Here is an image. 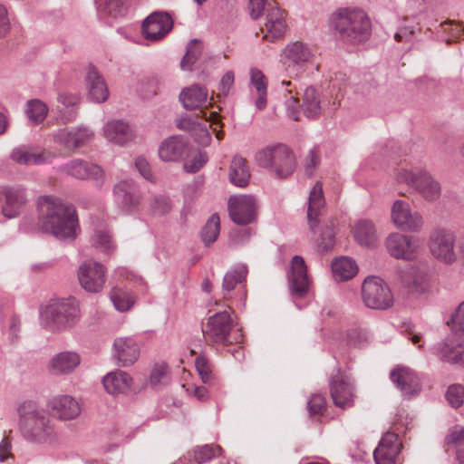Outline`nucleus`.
Returning a JSON list of instances; mask_svg holds the SVG:
<instances>
[{
  "label": "nucleus",
  "mask_w": 464,
  "mask_h": 464,
  "mask_svg": "<svg viewBox=\"0 0 464 464\" xmlns=\"http://www.w3.org/2000/svg\"><path fill=\"white\" fill-rule=\"evenodd\" d=\"M286 111L289 118L294 121H299L300 119V111H299V102L295 97L291 96L289 100L286 102Z\"/></svg>",
  "instance_id": "774afa93"
},
{
  "label": "nucleus",
  "mask_w": 464,
  "mask_h": 464,
  "mask_svg": "<svg viewBox=\"0 0 464 464\" xmlns=\"http://www.w3.org/2000/svg\"><path fill=\"white\" fill-rule=\"evenodd\" d=\"M227 208L234 223L246 226L256 220L258 204L252 195H234L228 198Z\"/></svg>",
  "instance_id": "ddd939ff"
},
{
  "label": "nucleus",
  "mask_w": 464,
  "mask_h": 464,
  "mask_svg": "<svg viewBox=\"0 0 464 464\" xmlns=\"http://www.w3.org/2000/svg\"><path fill=\"white\" fill-rule=\"evenodd\" d=\"M330 392L336 406L346 408L353 404V384L349 377L340 370L337 371V373L330 381Z\"/></svg>",
  "instance_id": "a211bd4d"
},
{
  "label": "nucleus",
  "mask_w": 464,
  "mask_h": 464,
  "mask_svg": "<svg viewBox=\"0 0 464 464\" xmlns=\"http://www.w3.org/2000/svg\"><path fill=\"white\" fill-rule=\"evenodd\" d=\"M19 430L26 440L38 444L52 443L56 433L47 412L34 401H24L18 407Z\"/></svg>",
  "instance_id": "f03ea898"
},
{
  "label": "nucleus",
  "mask_w": 464,
  "mask_h": 464,
  "mask_svg": "<svg viewBox=\"0 0 464 464\" xmlns=\"http://www.w3.org/2000/svg\"><path fill=\"white\" fill-rule=\"evenodd\" d=\"M98 13L101 15L119 17L125 12L124 0H95Z\"/></svg>",
  "instance_id": "37998d69"
},
{
  "label": "nucleus",
  "mask_w": 464,
  "mask_h": 464,
  "mask_svg": "<svg viewBox=\"0 0 464 464\" xmlns=\"http://www.w3.org/2000/svg\"><path fill=\"white\" fill-rule=\"evenodd\" d=\"M58 101L68 110V114H64L62 117L63 121L67 122L72 121L76 115L74 106L78 101L77 97L68 93H60Z\"/></svg>",
  "instance_id": "3c124183"
},
{
  "label": "nucleus",
  "mask_w": 464,
  "mask_h": 464,
  "mask_svg": "<svg viewBox=\"0 0 464 464\" xmlns=\"http://www.w3.org/2000/svg\"><path fill=\"white\" fill-rule=\"evenodd\" d=\"M330 24L343 41L351 44L364 42L371 34V20L358 8L338 10L332 14Z\"/></svg>",
  "instance_id": "7ed1b4c3"
},
{
  "label": "nucleus",
  "mask_w": 464,
  "mask_h": 464,
  "mask_svg": "<svg viewBox=\"0 0 464 464\" xmlns=\"http://www.w3.org/2000/svg\"><path fill=\"white\" fill-rule=\"evenodd\" d=\"M173 20L166 12H154L142 23L141 33L146 40L156 42L164 38L172 29Z\"/></svg>",
  "instance_id": "f3484780"
},
{
  "label": "nucleus",
  "mask_w": 464,
  "mask_h": 464,
  "mask_svg": "<svg viewBox=\"0 0 464 464\" xmlns=\"http://www.w3.org/2000/svg\"><path fill=\"white\" fill-rule=\"evenodd\" d=\"M88 96L94 102H103L109 97V90L103 77L93 67L90 66L85 76Z\"/></svg>",
  "instance_id": "c756f323"
},
{
  "label": "nucleus",
  "mask_w": 464,
  "mask_h": 464,
  "mask_svg": "<svg viewBox=\"0 0 464 464\" xmlns=\"http://www.w3.org/2000/svg\"><path fill=\"white\" fill-rule=\"evenodd\" d=\"M80 355L73 351H63L54 354L47 364L52 375H69L80 365Z\"/></svg>",
  "instance_id": "393cba45"
},
{
  "label": "nucleus",
  "mask_w": 464,
  "mask_h": 464,
  "mask_svg": "<svg viewBox=\"0 0 464 464\" xmlns=\"http://www.w3.org/2000/svg\"><path fill=\"white\" fill-rule=\"evenodd\" d=\"M106 267L100 262L88 259L82 262L77 270L81 287L90 294H99L106 282Z\"/></svg>",
  "instance_id": "9b49d317"
},
{
  "label": "nucleus",
  "mask_w": 464,
  "mask_h": 464,
  "mask_svg": "<svg viewBox=\"0 0 464 464\" xmlns=\"http://www.w3.org/2000/svg\"><path fill=\"white\" fill-rule=\"evenodd\" d=\"M91 240L92 245L101 252L110 254L115 248L111 237L107 231L96 230Z\"/></svg>",
  "instance_id": "09e8293b"
},
{
  "label": "nucleus",
  "mask_w": 464,
  "mask_h": 464,
  "mask_svg": "<svg viewBox=\"0 0 464 464\" xmlns=\"http://www.w3.org/2000/svg\"><path fill=\"white\" fill-rule=\"evenodd\" d=\"M5 202L3 206V214L8 218H15L23 205L25 203V197L23 190L7 189L5 192Z\"/></svg>",
  "instance_id": "ea45409f"
},
{
  "label": "nucleus",
  "mask_w": 464,
  "mask_h": 464,
  "mask_svg": "<svg viewBox=\"0 0 464 464\" xmlns=\"http://www.w3.org/2000/svg\"><path fill=\"white\" fill-rule=\"evenodd\" d=\"M397 180L412 187L426 200L434 201L440 196V183L424 170L412 172L401 169L397 174Z\"/></svg>",
  "instance_id": "6e6552de"
},
{
  "label": "nucleus",
  "mask_w": 464,
  "mask_h": 464,
  "mask_svg": "<svg viewBox=\"0 0 464 464\" xmlns=\"http://www.w3.org/2000/svg\"><path fill=\"white\" fill-rule=\"evenodd\" d=\"M196 369L204 383L210 384L214 379L211 365L205 356H198L195 360Z\"/></svg>",
  "instance_id": "8fccbe9b"
},
{
  "label": "nucleus",
  "mask_w": 464,
  "mask_h": 464,
  "mask_svg": "<svg viewBox=\"0 0 464 464\" xmlns=\"http://www.w3.org/2000/svg\"><path fill=\"white\" fill-rule=\"evenodd\" d=\"M208 92L206 88L193 84L183 89L179 94V101L187 110H197L208 102Z\"/></svg>",
  "instance_id": "72a5a7b5"
},
{
  "label": "nucleus",
  "mask_w": 464,
  "mask_h": 464,
  "mask_svg": "<svg viewBox=\"0 0 464 464\" xmlns=\"http://www.w3.org/2000/svg\"><path fill=\"white\" fill-rule=\"evenodd\" d=\"M319 150L317 148H313L309 151L308 159L306 160L304 169L305 173L308 176H311L314 172V168L316 167L317 163L319 162Z\"/></svg>",
  "instance_id": "338daca9"
},
{
  "label": "nucleus",
  "mask_w": 464,
  "mask_h": 464,
  "mask_svg": "<svg viewBox=\"0 0 464 464\" xmlns=\"http://www.w3.org/2000/svg\"><path fill=\"white\" fill-rule=\"evenodd\" d=\"M222 449L218 445L206 444L197 447L191 452L196 464H203L210 461L213 458L221 454Z\"/></svg>",
  "instance_id": "49530a36"
},
{
  "label": "nucleus",
  "mask_w": 464,
  "mask_h": 464,
  "mask_svg": "<svg viewBox=\"0 0 464 464\" xmlns=\"http://www.w3.org/2000/svg\"><path fill=\"white\" fill-rule=\"evenodd\" d=\"M132 381L129 373L116 370L107 373L102 379V383L108 393L116 395L129 392L131 388Z\"/></svg>",
  "instance_id": "473e14b6"
},
{
  "label": "nucleus",
  "mask_w": 464,
  "mask_h": 464,
  "mask_svg": "<svg viewBox=\"0 0 464 464\" xmlns=\"http://www.w3.org/2000/svg\"><path fill=\"white\" fill-rule=\"evenodd\" d=\"M302 110L305 117L317 119L322 111L320 92L314 86L305 88L303 95Z\"/></svg>",
  "instance_id": "4c0bfd02"
},
{
  "label": "nucleus",
  "mask_w": 464,
  "mask_h": 464,
  "mask_svg": "<svg viewBox=\"0 0 464 464\" xmlns=\"http://www.w3.org/2000/svg\"><path fill=\"white\" fill-rule=\"evenodd\" d=\"M53 140L68 150H75L84 146L93 138V131L87 127L60 129L53 132Z\"/></svg>",
  "instance_id": "aec40b11"
},
{
  "label": "nucleus",
  "mask_w": 464,
  "mask_h": 464,
  "mask_svg": "<svg viewBox=\"0 0 464 464\" xmlns=\"http://www.w3.org/2000/svg\"><path fill=\"white\" fill-rule=\"evenodd\" d=\"M456 237L454 232L446 228L434 229L429 237V248L437 260L446 265L453 264L457 260L455 250Z\"/></svg>",
  "instance_id": "1a4fd4ad"
},
{
  "label": "nucleus",
  "mask_w": 464,
  "mask_h": 464,
  "mask_svg": "<svg viewBox=\"0 0 464 464\" xmlns=\"http://www.w3.org/2000/svg\"><path fill=\"white\" fill-rule=\"evenodd\" d=\"M202 53V45L197 39L191 40L188 46L187 52L181 60L180 66L182 70H191L192 65L198 61Z\"/></svg>",
  "instance_id": "de8ad7c7"
},
{
  "label": "nucleus",
  "mask_w": 464,
  "mask_h": 464,
  "mask_svg": "<svg viewBox=\"0 0 464 464\" xmlns=\"http://www.w3.org/2000/svg\"><path fill=\"white\" fill-rule=\"evenodd\" d=\"M445 440L449 447L456 450L458 461L464 464V427L460 425L453 426L450 429Z\"/></svg>",
  "instance_id": "a19ab883"
},
{
  "label": "nucleus",
  "mask_w": 464,
  "mask_h": 464,
  "mask_svg": "<svg viewBox=\"0 0 464 464\" xmlns=\"http://www.w3.org/2000/svg\"><path fill=\"white\" fill-rule=\"evenodd\" d=\"M202 118H204L207 121L210 122V127L213 131L216 133V137L218 140H221L223 138V132L220 130H218V126L221 127L220 117L217 111H201Z\"/></svg>",
  "instance_id": "bf43d9fd"
},
{
  "label": "nucleus",
  "mask_w": 464,
  "mask_h": 464,
  "mask_svg": "<svg viewBox=\"0 0 464 464\" xmlns=\"http://www.w3.org/2000/svg\"><path fill=\"white\" fill-rule=\"evenodd\" d=\"M364 304L372 309H387L393 303L392 294L387 284L377 276H368L362 285Z\"/></svg>",
  "instance_id": "0eeeda50"
},
{
  "label": "nucleus",
  "mask_w": 464,
  "mask_h": 464,
  "mask_svg": "<svg viewBox=\"0 0 464 464\" xmlns=\"http://www.w3.org/2000/svg\"><path fill=\"white\" fill-rule=\"evenodd\" d=\"M286 31L284 13L279 8H268L264 27L261 28L263 38L273 42L282 37Z\"/></svg>",
  "instance_id": "cd10ccee"
},
{
  "label": "nucleus",
  "mask_w": 464,
  "mask_h": 464,
  "mask_svg": "<svg viewBox=\"0 0 464 464\" xmlns=\"http://www.w3.org/2000/svg\"><path fill=\"white\" fill-rule=\"evenodd\" d=\"M220 231V220L218 214H213L208 219L201 230V237L206 246L214 243Z\"/></svg>",
  "instance_id": "a18cd8bd"
},
{
  "label": "nucleus",
  "mask_w": 464,
  "mask_h": 464,
  "mask_svg": "<svg viewBox=\"0 0 464 464\" xmlns=\"http://www.w3.org/2000/svg\"><path fill=\"white\" fill-rule=\"evenodd\" d=\"M356 242L363 246H373L378 241V234L372 221L369 219L358 220L353 229Z\"/></svg>",
  "instance_id": "c9c22d12"
},
{
  "label": "nucleus",
  "mask_w": 464,
  "mask_h": 464,
  "mask_svg": "<svg viewBox=\"0 0 464 464\" xmlns=\"http://www.w3.org/2000/svg\"><path fill=\"white\" fill-rule=\"evenodd\" d=\"M39 227L59 240H72L79 230L75 208L53 196H42L38 199Z\"/></svg>",
  "instance_id": "f257e3e1"
},
{
  "label": "nucleus",
  "mask_w": 464,
  "mask_h": 464,
  "mask_svg": "<svg viewBox=\"0 0 464 464\" xmlns=\"http://www.w3.org/2000/svg\"><path fill=\"white\" fill-rule=\"evenodd\" d=\"M249 74L250 82L256 89V92H267V82L262 71L257 68H251Z\"/></svg>",
  "instance_id": "5fc2aeb1"
},
{
  "label": "nucleus",
  "mask_w": 464,
  "mask_h": 464,
  "mask_svg": "<svg viewBox=\"0 0 464 464\" xmlns=\"http://www.w3.org/2000/svg\"><path fill=\"white\" fill-rule=\"evenodd\" d=\"M171 208L170 200L165 196H157L151 202V209L159 215L168 213Z\"/></svg>",
  "instance_id": "052dcab7"
},
{
  "label": "nucleus",
  "mask_w": 464,
  "mask_h": 464,
  "mask_svg": "<svg viewBox=\"0 0 464 464\" xmlns=\"http://www.w3.org/2000/svg\"><path fill=\"white\" fill-rule=\"evenodd\" d=\"M392 224L401 231L419 232L424 221L421 214L412 210L410 204L402 199L395 200L391 208Z\"/></svg>",
  "instance_id": "4468645a"
},
{
  "label": "nucleus",
  "mask_w": 464,
  "mask_h": 464,
  "mask_svg": "<svg viewBox=\"0 0 464 464\" xmlns=\"http://www.w3.org/2000/svg\"><path fill=\"white\" fill-rule=\"evenodd\" d=\"M415 290L420 293L425 292L430 287V276L427 272H420L413 279Z\"/></svg>",
  "instance_id": "69168bd1"
},
{
  "label": "nucleus",
  "mask_w": 464,
  "mask_h": 464,
  "mask_svg": "<svg viewBox=\"0 0 464 464\" xmlns=\"http://www.w3.org/2000/svg\"><path fill=\"white\" fill-rule=\"evenodd\" d=\"M432 353L442 361L464 366V343L447 339L433 346Z\"/></svg>",
  "instance_id": "7c9ffc66"
},
{
  "label": "nucleus",
  "mask_w": 464,
  "mask_h": 464,
  "mask_svg": "<svg viewBox=\"0 0 464 464\" xmlns=\"http://www.w3.org/2000/svg\"><path fill=\"white\" fill-rule=\"evenodd\" d=\"M113 357L122 367L132 365L140 357V346L131 337H119L113 343Z\"/></svg>",
  "instance_id": "bb28decb"
},
{
  "label": "nucleus",
  "mask_w": 464,
  "mask_h": 464,
  "mask_svg": "<svg viewBox=\"0 0 464 464\" xmlns=\"http://www.w3.org/2000/svg\"><path fill=\"white\" fill-rule=\"evenodd\" d=\"M207 160L206 154L197 152L189 161L184 164V169L187 172L195 173L206 164Z\"/></svg>",
  "instance_id": "13d9d810"
},
{
  "label": "nucleus",
  "mask_w": 464,
  "mask_h": 464,
  "mask_svg": "<svg viewBox=\"0 0 464 464\" xmlns=\"http://www.w3.org/2000/svg\"><path fill=\"white\" fill-rule=\"evenodd\" d=\"M358 271L354 260L350 257L341 256L332 262V273L336 281H345L353 278Z\"/></svg>",
  "instance_id": "58836bf2"
},
{
  "label": "nucleus",
  "mask_w": 464,
  "mask_h": 464,
  "mask_svg": "<svg viewBox=\"0 0 464 464\" xmlns=\"http://www.w3.org/2000/svg\"><path fill=\"white\" fill-rule=\"evenodd\" d=\"M168 379V367L164 363L156 364L150 375V384L156 388L166 383Z\"/></svg>",
  "instance_id": "603ef678"
},
{
  "label": "nucleus",
  "mask_w": 464,
  "mask_h": 464,
  "mask_svg": "<svg viewBox=\"0 0 464 464\" xmlns=\"http://www.w3.org/2000/svg\"><path fill=\"white\" fill-rule=\"evenodd\" d=\"M385 245L390 255L397 259L413 260L420 252L417 238L400 233L391 234L386 238Z\"/></svg>",
  "instance_id": "2eb2a0df"
},
{
  "label": "nucleus",
  "mask_w": 464,
  "mask_h": 464,
  "mask_svg": "<svg viewBox=\"0 0 464 464\" xmlns=\"http://www.w3.org/2000/svg\"><path fill=\"white\" fill-rule=\"evenodd\" d=\"M61 169L78 179H93L98 185H102L103 180L102 169L94 163L82 159H74L61 167Z\"/></svg>",
  "instance_id": "412c9836"
},
{
  "label": "nucleus",
  "mask_w": 464,
  "mask_h": 464,
  "mask_svg": "<svg viewBox=\"0 0 464 464\" xmlns=\"http://www.w3.org/2000/svg\"><path fill=\"white\" fill-rule=\"evenodd\" d=\"M48 407L52 414L62 420H70L81 413V407L78 401L70 395H57L53 397Z\"/></svg>",
  "instance_id": "a878e982"
},
{
  "label": "nucleus",
  "mask_w": 464,
  "mask_h": 464,
  "mask_svg": "<svg viewBox=\"0 0 464 464\" xmlns=\"http://www.w3.org/2000/svg\"><path fill=\"white\" fill-rule=\"evenodd\" d=\"M13 160L24 165H39L51 162L52 156L44 150H34L27 147H18L11 154Z\"/></svg>",
  "instance_id": "f704fd0d"
},
{
  "label": "nucleus",
  "mask_w": 464,
  "mask_h": 464,
  "mask_svg": "<svg viewBox=\"0 0 464 464\" xmlns=\"http://www.w3.org/2000/svg\"><path fill=\"white\" fill-rule=\"evenodd\" d=\"M289 286L294 297H304L309 288V278L304 260L300 256H295L291 261V274L289 275Z\"/></svg>",
  "instance_id": "4be33fe9"
},
{
  "label": "nucleus",
  "mask_w": 464,
  "mask_h": 464,
  "mask_svg": "<svg viewBox=\"0 0 464 464\" xmlns=\"http://www.w3.org/2000/svg\"><path fill=\"white\" fill-rule=\"evenodd\" d=\"M105 139L114 144L123 145L132 139V130L129 124L121 120L109 121L103 126Z\"/></svg>",
  "instance_id": "2f4dec72"
},
{
  "label": "nucleus",
  "mask_w": 464,
  "mask_h": 464,
  "mask_svg": "<svg viewBox=\"0 0 464 464\" xmlns=\"http://www.w3.org/2000/svg\"><path fill=\"white\" fill-rule=\"evenodd\" d=\"M251 236V229L249 227H240L233 229L230 232V243L234 246H240L248 241Z\"/></svg>",
  "instance_id": "4d7b16f0"
},
{
  "label": "nucleus",
  "mask_w": 464,
  "mask_h": 464,
  "mask_svg": "<svg viewBox=\"0 0 464 464\" xmlns=\"http://www.w3.org/2000/svg\"><path fill=\"white\" fill-rule=\"evenodd\" d=\"M307 408L311 416H320L325 409V400L321 394H314L307 402Z\"/></svg>",
  "instance_id": "6e6d98bb"
},
{
  "label": "nucleus",
  "mask_w": 464,
  "mask_h": 464,
  "mask_svg": "<svg viewBox=\"0 0 464 464\" xmlns=\"http://www.w3.org/2000/svg\"><path fill=\"white\" fill-rule=\"evenodd\" d=\"M453 330L464 334V301L459 304L452 316Z\"/></svg>",
  "instance_id": "e2e57ef3"
},
{
  "label": "nucleus",
  "mask_w": 464,
  "mask_h": 464,
  "mask_svg": "<svg viewBox=\"0 0 464 464\" xmlns=\"http://www.w3.org/2000/svg\"><path fill=\"white\" fill-rule=\"evenodd\" d=\"M235 82L234 72L232 71L227 72L221 78L218 90L220 93L227 96L229 93Z\"/></svg>",
  "instance_id": "0e129e2a"
},
{
  "label": "nucleus",
  "mask_w": 464,
  "mask_h": 464,
  "mask_svg": "<svg viewBox=\"0 0 464 464\" xmlns=\"http://www.w3.org/2000/svg\"><path fill=\"white\" fill-rule=\"evenodd\" d=\"M400 450L398 435L394 432L385 433L373 452L375 463L396 464Z\"/></svg>",
  "instance_id": "5701e85b"
},
{
  "label": "nucleus",
  "mask_w": 464,
  "mask_h": 464,
  "mask_svg": "<svg viewBox=\"0 0 464 464\" xmlns=\"http://www.w3.org/2000/svg\"><path fill=\"white\" fill-rule=\"evenodd\" d=\"M228 177L230 182L235 186L242 188L248 184L250 171L243 157L239 155L233 157L229 167Z\"/></svg>",
  "instance_id": "e433bc0d"
},
{
  "label": "nucleus",
  "mask_w": 464,
  "mask_h": 464,
  "mask_svg": "<svg viewBox=\"0 0 464 464\" xmlns=\"http://www.w3.org/2000/svg\"><path fill=\"white\" fill-rule=\"evenodd\" d=\"M189 146L186 139L174 135L165 139L159 148V156L163 161H179L188 155Z\"/></svg>",
  "instance_id": "b1692460"
},
{
  "label": "nucleus",
  "mask_w": 464,
  "mask_h": 464,
  "mask_svg": "<svg viewBox=\"0 0 464 464\" xmlns=\"http://www.w3.org/2000/svg\"><path fill=\"white\" fill-rule=\"evenodd\" d=\"M111 299L114 307L120 312L130 310L135 303V296L131 293L120 288L111 290Z\"/></svg>",
  "instance_id": "c03bdc74"
},
{
  "label": "nucleus",
  "mask_w": 464,
  "mask_h": 464,
  "mask_svg": "<svg viewBox=\"0 0 464 464\" xmlns=\"http://www.w3.org/2000/svg\"><path fill=\"white\" fill-rule=\"evenodd\" d=\"M112 192L114 203L126 214L132 213L140 203L141 194L132 180H121L114 185Z\"/></svg>",
  "instance_id": "dca6fc26"
},
{
  "label": "nucleus",
  "mask_w": 464,
  "mask_h": 464,
  "mask_svg": "<svg viewBox=\"0 0 464 464\" xmlns=\"http://www.w3.org/2000/svg\"><path fill=\"white\" fill-rule=\"evenodd\" d=\"M255 160L259 167L269 169L281 179L290 176L296 167L293 151L281 143L259 150Z\"/></svg>",
  "instance_id": "423d86ee"
},
{
  "label": "nucleus",
  "mask_w": 464,
  "mask_h": 464,
  "mask_svg": "<svg viewBox=\"0 0 464 464\" xmlns=\"http://www.w3.org/2000/svg\"><path fill=\"white\" fill-rule=\"evenodd\" d=\"M247 272L246 265L237 264L225 274L222 283V291L225 299H235L238 304L245 306L246 289L244 283Z\"/></svg>",
  "instance_id": "f8f14e48"
},
{
  "label": "nucleus",
  "mask_w": 464,
  "mask_h": 464,
  "mask_svg": "<svg viewBox=\"0 0 464 464\" xmlns=\"http://www.w3.org/2000/svg\"><path fill=\"white\" fill-rule=\"evenodd\" d=\"M284 56L288 67H296L302 69L313 58V53L310 47L300 41H295L287 44L284 50Z\"/></svg>",
  "instance_id": "c85d7f7f"
},
{
  "label": "nucleus",
  "mask_w": 464,
  "mask_h": 464,
  "mask_svg": "<svg viewBox=\"0 0 464 464\" xmlns=\"http://www.w3.org/2000/svg\"><path fill=\"white\" fill-rule=\"evenodd\" d=\"M325 200L323 193V187L320 182H317L310 191L308 198L307 219L310 230L316 234L320 230V241L318 243L319 248L327 252L331 250L334 245V220L320 227L319 217L322 209L324 208Z\"/></svg>",
  "instance_id": "39448f33"
},
{
  "label": "nucleus",
  "mask_w": 464,
  "mask_h": 464,
  "mask_svg": "<svg viewBox=\"0 0 464 464\" xmlns=\"http://www.w3.org/2000/svg\"><path fill=\"white\" fill-rule=\"evenodd\" d=\"M232 310H225L214 314L208 318L207 323L202 326L203 335L208 343L227 344L232 330L233 320Z\"/></svg>",
  "instance_id": "9d476101"
},
{
  "label": "nucleus",
  "mask_w": 464,
  "mask_h": 464,
  "mask_svg": "<svg viewBox=\"0 0 464 464\" xmlns=\"http://www.w3.org/2000/svg\"><path fill=\"white\" fill-rule=\"evenodd\" d=\"M192 136L194 137L195 140L202 146L208 145L211 140L209 130L206 124L203 123H199L198 125L196 130L192 132Z\"/></svg>",
  "instance_id": "680f3d73"
},
{
  "label": "nucleus",
  "mask_w": 464,
  "mask_h": 464,
  "mask_svg": "<svg viewBox=\"0 0 464 464\" xmlns=\"http://www.w3.org/2000/svg\"><path fill=\"white\" fill-rule=\"evenodd\" d=\"M25 113L33 124H39L45 120L48 114V107L41 100L33 99L27 102Z\"/></svg>",
  "instance_id": "79ce46f5"
},
{
  "label": "nucleus",
  "mask_w": 464,
  "mask_h": 464,
  "mask_svg": "<svg viewBox=\"0 0 464 464\" xmlns=\"http://www.w3.org/2000/svg\"><path fill=\"white\" fill-rule=\"evenodd\" d=\"M80 319V304L74 298L52 299L40 311L41 325L53 333L68 330Z\"/></svg>",
  "instance_id": "20e7f679"
},
{
  "label": "nucleus",
  "mask_w": 464,
  "mask_h": 464,
  "mask_svg": "<svg viewBox=\"0 0 464 464\" xmlns=\"http://www.w3.org/2000/svg\"><path fill=\"white\" fill-rule=\"evenodd\" d=\"M390 378L406 399H411L420 392L418 375L408 367L399 366L393 369L390 373Z\"/></svg>",
  "instance_id": "6ab92c4d"
},
{
  "label": "nucleus",
  "mask_w": 464,
  "mask_h": 464,
  "mask_svg": "<svg viewBox=\"0 0 464 464\" xmlns=\"http://www.w3.org/2000/svg\"><path fill=\"white\" fill-rule=\"evenodd\" d=\"M446 398L452 407H459L464 402V387L459 384L450 385L448 388Z\"/></svg>",
  "instance_id": "864d4df0"
}]
</instances>
